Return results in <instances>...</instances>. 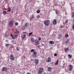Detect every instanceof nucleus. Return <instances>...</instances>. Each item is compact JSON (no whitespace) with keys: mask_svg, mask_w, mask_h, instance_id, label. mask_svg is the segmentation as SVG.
Returning a JSON list of instances; mask_svg holds the SVG:
<instances>
[{"mask_svg":"<svg viewBox=\"0 0 74 74\" xmlns=\"http://www.w3.org/2000/svg\"><path fill=\"white\" fill-rule=\"evenodd\" d=\"M18 23L16 22L15 23V25L16 26H18Z\"/></svg>","mask_w":74,"mask_h":74,"instance_id":"nucleus-26","label":"nucleus"},{"mask_svg":"<svg viewBox=\"0 0 74 74\" xmlns=\"http://www.w3.org/2000/svg\"><path fill=\"white\" fill-rule=\"evenodd\" d=\"M49 43L50 44L52 45V44H54V42H53V41H49Z\"/></svg>","mask_w":74,"mask_h":74,"instance_id":"nucleus-13","label":"nucleus"},{"mask_svg":"<svg viewBox=\"0 0 74 74\" xmlns=\"http://www.w3.org/2000/svg\"><path fill=\"white\" fill-rule=\"evenodd\" d=\"M31 41H32L33 42H34V39L33 38H32L31 39Z\"/></svg>","mask_w":74,"mask_h":74,"instance_id":"nucleus-25","label":"nucleus"},{"mask_svg":"<svg viewBox=\"0 0 74 74\" xmlns=\"http://www.w3.org/2000/svg\"><path fill=\"white\" fill-rule=\"evenodd\" d=\"M52 68L51 67H49L48 68V70L49 71H52Z\"/></svg>","mask_w":74,"mask_h":74,"instance_id":"nucleus-11","label":"nucleus"},{"mask_svg":"<svg viewBox=\"0 0 74 74\" xmlns=\"http://www.w3.org/2000/svg\"><path fill=\"white\" fill-rule=\"evenodd\" d=\"M32 34H33V32H32L29 33V36H30Z\"/></svg>","mask_w":74,"mask_h":74,"instance_id":"nucleus-22","label":"nucleus"},{"mask_svg":"<svg viewBox=\"0 0 74 74\" xmlns=\"http://www.w3.org/2000/svg\"><path fill=\"white\" fill-rule=\"evenodd\" d=\"M25 36H26L25 35H23L21 37L23 40H24V38H25Z\"/></svg>","mask_w":74,"mask_h":74,"instance_id":"nucleus-12","label":"nucleus"},{"mask_svg":"<svg viewBox=\"0 0 74 74\" xmlns=\"http://www.w3.org/2000/svg\"><path fill=\"white\" fill-rule=\"evenodd\" d=\"M7 11L8 12H10L11 11V8H8Z\"/></svg>","mask_w":74,"mask_h":74,"instance_id":"nucleus-17","label":"nucleus"},{"mask_svg":"<svg viewBox=\"0 0 74 74\" xmlns=\"http://www.w3.org/2000/svg\"><path fill=\"white\" fill-rule=\"evenodd\" d=\"M35 43H38V40L37 39H36L35 41Z\"/></svg>","mask_w":74,"mask_h":74,"instance_id":"nucleus-21","label":"nucleus"},{"mask_svg":"<svg viewBox=\"0 0 74 74\" xmlns=\"http://www.w3.org/2000/svg\"><path fill=\"white\" fill-rule=\"evenodd\" d=\"M69 41L70 39H68L65 42V43L66 44H67V43H68V42H69Z\"/></svg>","mask_w":74,"mask_h":74,"instance_id":"nucleus-16","label":"nucleus"},{"mask_svg":"<svg viewBox=\"0 0 74 74\" xmlns=\"http://www.w3.org/2000/svg\"><path fill=\"white\" fill-rule=\"evenodd\" d=\"M25 27H27V24H26V23L25 25Z\"/></svg>","mask_w":74,"mask_h":74,"instance_id":"nucleus-34","label":"nucleus"},{"mask_svg":"<svg viewBox=\"0 0 74 74\" xmlns=\"http://www.w3.org/2000/svg\"><path fill=\"white\" fill-rule=\"evenodd\" d=\"M39 45V43H36L35 44V45Z\"/></svg>","mask_w":74,"mask_h":74,"instance_id":"nucleus-36","label":"nucleus"},{"mask_svg":"<svg viewBox=\"0 0 74 74\" xmlns=\"http://www.w3.org/2000/svg\"><path fill=\"white\" fill-rule=\"evenodd\" d=\"M10 59L12 60H15V58L12 54H11L10 56Z\"/></svg>","mask_w":74,"mask_h":74,"instance_id":"nucleus-2","label":"nucleus"},{"mask_svg":"<svg viewBox=\"0 0 74 74\" xmlns=\"http://www.w3.org/2000/svg\"><path fill=\"white\" fill-rule=\"evenodd\" d=\"M56 14H58V10H56Z\"/></svg>","mask_w":74,"mask_h":74,"instance_id":"nucleus-35","label":"nucleus"},{"mask_svg":"<svg viewBox=\"0 0 74 74\" xmlns=\"http://www.w3.org/2000/svg\"><path fill=\"white\" fill-rule=\"evenodd\" d=\"M69 21H68V20H66L65 22V23H68Z\"/></svg>","mask_w":74,"mask_h":74,"instance_id":"nucleus-28","label":"nucleus"},{"mask_svg":"<svg viewBox=\"0 0 74 74\" xmlns=\"http://www.w3.org/2000/svg\"><path fill=\"white\" fill-rule=\"evenodd\" d=\"M12 39H14V36H12Z\"/></svg>","mask_w":74,"mask_h":74,"instance_id":"nucleus-47","label":"nucleus"},{"mask_svg":"<svg viewBox=\"0 0 74 74\" xmlns=\"http://www.w3.org/2000/svg\"><path fill=\"white\" fill-rule=\"evenodd\" d=\"M9 26H10L11 27V26H12V25H13V22L12 21H10L9 24Z\"/></svg>","mask_w":74,"mask_h":74,"instance_id":"nucleus-9","label":"nucleus"},{"mask_svg":"<svg viewBox=\"0 0 74 74\" xmlns=\"http://www.w3.org/2000/svg\"><path fill=\"white\" fill-rule=\"evenodd\" d=\"M72 27L74 29V24L73 25Z\"/></svg>","mask_w":74,"mask_h":74,"instance_id":"nucleus-43","label":"nucleus"},{"mask_svg":"<svg viewBox=\"0 0 74 74\" xmlns=\"http://www.w3.org/2000/svg\"><path fill=\"white\" fill-rule=\"evenodd\" d=\"M6 13H7V12H6V11H4L3 12V14L4 15H5V14H6Z\"/></svg>","mask_w":74,"mask_h":74,"instance_id":"nucleus-20","label":"nucleus"},{"mask_svg":"<svg viewBox=\"0 0 74 74\" xmlns=\"http://www.w3.org/2000/svg\"><path fill=\"white\" fill-rule=\"evenodd\" d=\"M41 37H39V40L40 41V40H41Z\"/></svg>","mask_w":74,"mask_h":74,"instance_id":"nucleus-39","label":"nucleus"},{"mask_svg":"<svg viewBox=\"0 0 74 74\" xmlns=\"http://www.w3.org/2000/svg\"><path fill=\"white\" fill-rule=\"evenodd\" d=\"M61 37H58V39H60Z\"/></svg>","mask_w":74,"mask_h":74,"instance_id":"nucleus-45","label":"nucleus"},{"mask_svg":"<svg viewBox=\"0 0 74 74\" xmlns=\"http://www.w3.org/2000/svg\"><path fill=\"white\" fill-rule=\"evenodd\" d=\"M61 27H62H62H63V26H62Z\"/></svg>","mask_w":74,"mask_h":74,"instance_id":"nucleus-51","label":"nucleus"},{"mask_svg":"<svg viewBox=\"0 0 74 74\" xmlns=\"http://www.w3.org/2000/svg\"><path fill=\"white\" fill-rule=\"evenodd\" d=\"M37 18H40V16L38 15L37 16Z\"/></svg>","mask_w":74,"mask_h":74,"instance_id":"nucleus-32","label":"nucleus"},{"mask_svg":"<svg viewBox=\"0 0 74 74\" xmlns=\"http://www.w3.org/2000/svg\"><path fill=\"white\" fill-rule=\"evenodd\" d=\"M58 63H59V61H58V60H57L56 62L55 65H56V66H57L58 64Z\"/></svg>","mask_w":74,"mask_h":74,"instance_id":"nucleus-14","label":"nucleus"},{"mask_svg":"<svg viewBox=\"0 0 74 74\" xmlns=\"http://www.w3.org/2000/svg\"><path fill=\"white\" fill-rule=\"evenodd\" d=\"M61 8H62V7H61Z\"/></svg>","mask_w":74,"mask_h":74,"instance_id":"nucleus-53","label":"nucleus"},{"mask_svg":"<svg viewBox=\"0 0 74 74\" xmlns=\"http://www.w3.org/2000/svg\"><path fill=\"white\" fill-rule=\"evenodd\" d=\"M31 52H34V49H32L31 50Z\"/></svg>","mask_w":74,"mask_h":74,"instance_id":"nucleus-24","label":"nucleus"},{"mask_svg":"<svg viewBox=\"0 0 74 74\" xmlns=\"http://www.w3.org/2000/svg\"><path fill=\"white\" fill-rule=\"evenodd\" d=\"M16 49L17 51H19V48L18 47H16Z\"/></svg>","mask_w":74,"mask_h":74,"instance_id":"nucleus-30","label":"nucleus"},{"mask_svg":"<svg viewBox=\"0 0 74 74\" xmlns=\"http://www.w3.org/2000/svg\"><path fill=\"white\" fill-rule=\"evenodd\" d=\"M42 71H43V68H40V70L38 72V73L39 74H41L42 72Z\"/></svg>","mask_w":74,"mask_h":74,"instance_id":"nucleus-3","label":"nucleus"},{"mask_svg":"<svg viewBox=\"0 0 74 74\" xmlns=\"http://www.w3.org/2000/svg\"><path fill=\"white\" fill-rule=\"evenodd\" d=\"M68 57L69 58H70V59H71V58H72V56H71V54H69L68 55Z\"/></svg>","mask_w":74,"mask_h":74,"instance_id":"nucleus-15","label":"nucleus"},{"mask_svg":"<svg viewBox=\"0 0 74 74\" xmlns=\"http://www.w3.org/2000/svg\"><path fill=\"white\" fill-rule=\"evenodd\" d=\"M72 14H73V15L72 16V17H74V12H73Z\"/></svg>","mask_w":74,"mask_h":74,"instance_id":"nucleus-31","label":"nucleus"},{"mask_svg":"<svg viewBox=\"0 0 74 74\" xmlns=\"http://www.w3.org/2000/svg\"><path fill=\"white\" fill-rule=\"evenodd\" d=\"M32 19H33V18L32 17H31L30 19V20L32 21Z\"/></svg>","mask_w":74,"mask_h":74,"instance_id":"nucleus-40","label":"nucleus"},{"mask_svg":"<svg viewBox=\"0 0 74 74\" xmlns=\"http://www.w3.org/2000/svg\"><path fill=\"white\" fill-rule=\"evenodd\" d=\"M68 34H66L65 35V37H66V38H67V37H68Z\"/></svg>","mask_w":74,"mask_h":74,"instance_id":"nucleus-29","label":"nucleus"},{"mask_svg":"<svg viewBox=\"0 0 74 74\" xmlns=\"http://www.w3.org/2000/svg\"><path fill=\"white\" fill-rule=\"evenodd\" d=\"M50 22V21L49 20H46L44 22V23L45 26H48L49 25Z\"/></svg>","mask_w":74,"mask_h":74,"instance_id":"nucleus-1","label":"nucleus"},{"mask_svg":"<svg viewBox=\"0 0 74 74\" xmlns=\"http://www.w3.org/2000/svg\"><path fill=\"white\" fill-rule=\"evenodd\" d=\"M5 36H6V37H7L8 36V35H7V34H5Z\"/></svg>","mask_w":74,"mask_h":74,"instance_id":"nucleus-46","label":"nucleus"},{"mask_svg":"<svg viewBox=\"0 0 74 74\" xmlns=\"http://www.w3.org/2000/svg\"><path fill=\"white\" fill-rule=\"evenodd\" d=\"M54 56H57V54L56 53L54 54Z\"/></svg>","mask_w":74,"mask_h":74,"instance_id":"nucleus-37","label":"nucleus"},{"mask_svg":"<svg viewBox=\"0 0 74 74\" xmlns=\"http://www.w3.org/2000/svg\"><path fill=\"white\" fill-rule=\"evenodd\" d=\"M51 57H49L48 58V60H46V62H47V63L51 62Z\"/></svg>","mask_w":74,"mask_h":74,"instance_id":"nucleus-8","label":"nucleus"},{"mask_svg":"<svg viewBox=\"0 0 74 74\" xmlns=\"http://www.w3.org/2000/svg\"><path fill=\"white\" fill-rule=\"evenodd\" d=\"M39 60L38 59H35L34 60V62L35 63L36 65H37V64L38 63Z\"/></svg>","mask_w":74,"mask_h":74,"instance_id":"nucleus-5","label":"nucleus"},{"mask_svg":"<svg viewBox=\"0 0 74 74\" xmlns=\"http://www.w3.org/2000/svg\"><path fill=\"white\" fill-rule=\"evenodd\" d=\"M7 68L5 67H3L2 69V71H7Z\"/></svg>","mask_w":74,"mask_h":74,"instance_id":"nucleus-6","label":"nucleus"},{"mask_svg":"<svg viewBox=\"0 0 74 74\" xmlns=\"http://www.w3.org/2000/svg\"><path fill=\"white\" fill-rule=\"evenodd\" d=\"M14 36L15 38H17L18 37V35H14Z\"/></svg>","mask_w":74,"mask_h":74,"instance_id":"nucleus-19","label":"nucleus"},{"mask_svg":"<svg viewBox=\"0 0 74 74\" xmlns=\"http://www.w3.org/2000/svg\"><path fill=\"white\" fill-rule=\"evenodd\" d=\"M40 12L39 10H38V11H37V13H40Z\"/></svg>","mask_w":74,"mask_h":74,"instance_id":"nucleus-33","label":"nucleus"},{"mask_svg":"<svg viewBox=\"0 0 74 74\" xmlns=\"http://www.w3.org/2000/svg\"><path fill=\"white\" fill-rule=\"evenodd\" d=\"M36 54L37 52H36V51H34V53L32 54L33 56L34 57H37V55H36Z\"/></svg>","mask_w":74,"mask_h":74,"instance_id":"nucleus-4","label":"nucleus"},{"mask_svg":"<svg viewBox=\"0 0 74 74\" xmlns=\"http://www.w3.org/2000/svg\"><path fill=\"white\" fill-rule=\"evenodd\" d=\"M32 19H33L34 18V16H32V17H31Z\"/></svg>","mask_w":74,"mask_h":74,"instance_id":"nucleus-49","label":"nucleus"},{"mask_svg":"<svg viewBox=\"0 0 74 74\" xmlns=\"http://www.w3.org/2000/svg\"><path fill=\"white\" fill-rule=\"evenodd\" d=\"M5 47H9V46H10V44H6L5 45Z\"/></svg>","mask_w":74,"mask_h":74,"instance_id":"nucleus-23","label":"nucleus"},{"mask_svg":"<svg viewBox=\"0 0 74 74\" xmlns=\"http://www.w3.org/2000/svg\"><path fill=\"white\" fill-rule=\"evenodd\" d=\"M69 49V48H67L66 49H64V51L66 52H67V51H68Z\"/></svg>","mask_w":74,"mask_h":74,"instance_id":"nucleus-18","label":"nucleus"},{"mask_svg":"<svg viewBox=\"0 0 74 74\" xmlns=\"http://www.w3.org/2000/svg\"><path fill=\"white\" fill-rule=\"evenodd\" d=\"M73 69V66L71 65H69V71H71Z\"/></svg>","mask_w":74,"mask_h":74,"instance_id":"nucleus-7","label":"nucleus"},{"mask_svg":"<svg viewBox=\"0 0 74 74\" xmlns=\"http://www.w3.org/2000/svg\"><path fill=\"white\" fill-rule=\"evenodd\" d=\"M37 47H39V46H37Z\"/></svg>","mask_w":74,"mask_h":74,"instance_id":"nucleus-52","label":"nucleus"},{"mask_svg":"<svg viewBox=\"0 0 74 74\" xmlns=\"http://www.w3.org/2000/svg\"><path fill=\"white\" fill-rule=\"evenodd\" d=\"M59 36L61 38L62 37V35H61V34H59Z\"/></svg>","mask_w":74,"mask_h":74,"instance_id":"nucleus-27","label":"nucleus"},{"mask_svg":"<svg viewBox=\"0 0 74 74\" xmlns=\"http://www.w3.org/2000/svg\"><path fill=\"white\" fill-rule=\"evenodd\" d=\"M27 74H31L30 73L28 72L27 73Z\"/></svg>","mask_w":74,"mask_h":74,"instance_id":"nucleus-48","label":"nucleus"},{"mask_svg":"<svg viewBox=\"0 0 74 74\" xmlns=\"http://www.w3.org/2000/svg\"><path fill=\"white\" fill-rule=\"evenodd\" d=\"M18 33H19V32L18 31H16V34H18Z\"/></svg>","mask_w":74,"mask_h":74,"instance_id":"nucleus-42","label":"nucleus"},{"mask_svg":"<svg viewBox=\"0 0 74 74\" xmlns=\"http://www.w3.org/2000/svg\"><path fill=\"white\" fill-rule=\"evenodd\" d=\"M10 48H14V46H12Z\"/></svg>","mask_w":74,"mask_h":74,"instance_id":"nucleus-38","label":"nucleus"},{"mask_svg":"<svg viewBox=\"0 0 74 74\" xmlns=\"http://www.w3.org/2000/svg\"><path fill=\"white\" fill-rule=\"evenodd\" d=\"M44 74H46V73H44Z\"/></svg>","mask_w":74,"mask_h":74,"instance_id":"nucleus-50","label":"nucleus"},{"mask_svg":"<svg viewBox=\"0 0 74 74\" xmlns=\"http://www.w3.org/2000/svg\"><path fill=\"white\" fill-rule=\"evenodd\" d=\"M11 42H12L13 43H14V41L13 40H12Z\"/></svg>","mask_w":74,"mask_h":74,"instance_id":"nucleus-41","label":"nucleus"},{"mask_svg":"<svg viewBox=\"0 0 74 74\" xmlns=\"http://www.w3.org/2000/svg\"><path fill=\"white\" fill-rule=\"evenodd\" d=\"M10 36H12V37L13 36V35L12 34H10Z\"/></svg>","mask_w":74,"mask_h":74,"instance_id":"nucleus-44","label":"nucleus"},{"mask_svg":"<svg viewBox=\"0 0 74 74\" xmlns=\"http://www.w3.org/2000/svg\"><path fill=\"white\" fill-rule=\"evenodd\" d=\"M56 23H57V21H56V20L54 19L53 23V25H56Z\"/></svg>","mask_w":74,"mask_h":74,"instance_id":"nucleus-10","label":"nucleus"}]
</instances>
